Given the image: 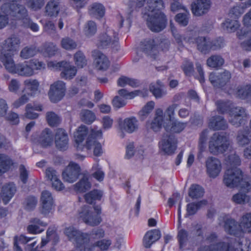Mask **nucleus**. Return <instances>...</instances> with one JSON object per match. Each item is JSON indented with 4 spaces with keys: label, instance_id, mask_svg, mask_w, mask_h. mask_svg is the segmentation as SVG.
Returning <instances> with one entry per match:
<instances>
[{
    "label": "nucleus",
    "instance_id": "1",
    "mask_svg": "<svg viewBox=\"0 0 251 251\" xmlns=\"http://www.w3.org/2000/svg\"><path fill=\"white\" fill-rule=\"evenodd\" d=\"M136 7L144 6L142 13L147 20L148 27L153 32H159L165 28L167 19L160 11L164 7L163 0H136Z\"/></svg>",
    "mask_w": 251,
    "mask_h": 251
},
{
    "label": "nucleus",
    "instance_id": "2",
    "mask_svg": "<svg viewBox=\"0 0 251 251\" xmlns=\"http://www.w3.org/2000/svg\"><path fill=\"white\" fill-rule=\"evenodd\" d=\"M174 111H155L151 122H148L147 126L154 132L160 131L162 127L167 132L178 133L186 126V124L175 120Z\"/></svg>",
    "mask_w": 251,
    "mask_h": 251
},
{
    "label": "nucleus",
    "instance_id": "3",
    "mask_svg": "<svg viewBox=\"0 0 251 251\" xmlns=\"http://www.w3.org/2000/svg\"><path fill=\"white\" fill-rule=\"evenodd\" d=\"M22 0H5L1 6L0 13V29L5 27L9 23L8 15L21 18L27 15V10L21 4Z\"/></svg>",
    "mask_w": 251,
    "mask_h": 251
},
{
    "label": "nucleus",
    "instance_id": "4",
    "mask_svg": "<svg viewBox=\"0 0 251 251\" xmlns=\"http://www.w3.org/2000/svg\"><path fill=\"white\" fill-rule=\"evenodd\" d=\"M231 244V241L219 242L216 244L201 246L198 251H251V242L246 239L235 240L233 247Z\"/></svg>",
    "mask_w": 251,
    "mask_h": 251
},
{
    "label": "nucleus",
    "instance_id": "5",
    "mask_svg": "<svg viewBox=\"0 0 251 251\" xmlns=\"http://www.w3.org/2000/svg\"><path fill=\"white\" fill-rule=\"evenodd\" d=\"M229 134L226 132H220L214 133L209 141V150L210 153L217 155L224 153L229 146Z\"/></svg>",
    "mask_w": 251,
    "mask_h": 251
},
{
    "label": "nucleus",
    "instance_id": "6",
    "mask_svg": "<svg viewBox=\"0 0 251 251\" xmlns=\"http://www.w3.org/2000/svg\"><path fill=\"white\" fill-rule=\"evenodd\" d=\"M242 181H247L243 179L241 170L238 168H227L224 176V183L228 187L234 188L240 186Z\"/></svg>",
    "mask_w": 251,
    "mask_h": 251
},
{
    "label": "nucleus",
    "instance_id": "7",
    "mask_svg": "<svg viewBox=\"0 0 251 251\" xmlns=\"http://www.w3.org/2000/svg\"><path fill=\"white\" fill-rule=\"evenodd\" d=\"M240 188V191L233 196L232 200L238 204L248 203L251 206V180L241 181Z\"/></svg>",
    "mask_w": 251,
    "mask_h": 251
},
{
    "label": "nucleus",
    "instance_id": "8",
    "mask_svg": "<svg viewBox=\"0 0 251 251\" xmlns=\"http://www.w3.org/2000/svg\"><path fill=\"white\" fill-rule=\"evenodd\" d=\"M48 66L61 71L60 76L61 78L66 79H72L76 73L75 67L71 65L70 62L67 61H62L58 62L50 61L49 62Z\"/></svg>",
    "mask_w": 251,
    "mask_h": 251
},
{
    "label": "nucleus",
    "instance_id": "9",
    "mask_svg": "<svg viewBox=\"0 0 251 251\" xmlns=\"http://www.w3.org/2000/svg\"><path fill=\"white\" fill-rule=\"evenodd\" d=\"M102 133L101 130H98L97 127L92 129L87 140L85 142L84 149L90 150L92 146H94V154L95 156H100L102 153L101 146L97 142L96 139L101 138Z\"/></svg>",
    "mask_w": 251,
    "mask_h": 251
},
{
    "label": "nucleus",
    "instance_id": "10",
    "mask_svg": "<svg viewBox=\"0 0 251 251\" xmlns=\"http://www.w3.org/2000/svg\"><path fill=\"white\" fill-rule=\"evenodd\" d=\"M65 92V83L62 81L58 80L50 85L48 96L51 102H57L63 98Z\"/></svg>",
    "mask_w": 251,
    "mask_h": 251
},
{
    "label": "nucleus",
    "instance_id": "11",
    "mask_svg": "<svg viewBox=\"0 0 251 251\" xmlns=\"http://www.w3.org/2000/svg\"><path fill=\"white\" fill-rule=\"evenodd\" d=\"M79 216L87 225L97 226L102 221L101 217L93 213L90 206L84 205L79 211Z\"/></svg>",
    "mask_w": 251,
    "mask_h": 251
},
{
    "label": "nucleus",
    "instance_id": "12",
    "mask_svg": "<svg viewBox=\"0 0 251 251\" xmlns=\"http://www.w3.org/2000/svg\"><path fill=\"white\" fill-rule=\"evenodd\" d=\"M231 78L230 72L225 70L223 72L216 74L211 73L209 75V80L215 87L222 88L230 81Z\"/></svg>",
    "mask_w": 251,
    "mask_h": 251
},
{
    "label": "nucleus",
    "instance_id": "13",
    "mask_svg": "<svg viewBox=\"0 0 251 251\" xmlns=\"http://www.w3.org/2000/svg\"><path fill=\"white\" fill-rule=\"evenodd\" d=\"M177 140L173 134H165L159 143V147L165 153L171 155L176 149Z\"/></svg>",
    "mask_w": 251,
    "mask_h": 251
},
{
    "label": "nucleus",
    "instance_id": "14",
    "mask_svg": "<svg viewBox=\"0 0 251 251\" xmlns=\"http://www.w3.org/2000/svg\"><path fill=\"white\" fill-rule=\"evenodd\" d=\"M40 202V211L41 214L46 215L51 212L54 205V200L50 192L44 190L42 192Z\"/></svg>",
    "mask_w": 251,
    "mask_h": 251
},
{
    "label": "nucleus",
    "instance_id": "15",
    "mask_svg": "<svg viewBox=\"0 0 251 251\" xmlns=\"http://www.w3.org/2000/svg\"><path fill=\"white\" fill-rule=\"evenodd\" d=\"M206 171L210 177L215 178L222 169L221 161L215 157H209L205 161Z\"/></svg>",
    "mask_w": 251,
    "mask_h": 251
},
{
    "label": "nucleus",
    "instance_id": "16",
    "mask_svg": "<svg viewBox=\"0 0 251 251\" xmlns=\"http://www.w3.org/2000/svg\"><path fill=\"white\" fill-rule=\"evenodd\" d=\"M221 114L228 115V119L230 123L236 127L240 126L246 121L247 114L245 111H221Z\"/></svg>",
    "mask_w": 251,
    "mask_h": 251
},
{
    "label": "nucleus",
    "instance_id": "17",
    "mask_svg": "<svg viewBox=\"0 0 251 251\" xmlns=\"http://www.w3.org/2000/svg\"><path fill=\"white\" fill-rule=\"evenodd\" d=\"M80 168L77 164L70 163L62 173L63 179L69 183H73L78 177Z\"/></svg>",
    "mask_w": 251,
    "mask_h": 251
},
{
    "label": "nucleus",
    "instance_id": "18",
    "mask_svg": "<svg viewBox=\"0 0 251 251\" xmlns=\"http://www.w3.org/2000/svg\"><path fill=\"white\" fill-rule=\"evenodd\" d=\"M210 6V0H197L192 3L191 10L194 15L200 16L206 14Z\"/></svg>",
    "mask_w": 251,
    "mask_h": 251
},
{
    "label": "nucleus",
    "instance_id": "19",
    "mask_svg": "<svg viewBox=\"0 0 251 251\" xmlns=\"http://www.w3.org/2000/svg\"><path fill=\"white\" fill-rule=\"evenodd\" d=\"M20 40L19 37L13 35L4 41L0 53L14 54L19 46Z\"/></svg>",
    "mask_w": 251,
    "mask_h": 251
},
{
    "label": "nucleus",
    "instance_id": "20",
    "mask_svg": "<svg viewBox=\"0 0 251 251\" xmlns=\"http://www.w3.org/2000/svg\"><path fill=\"white\" fill-rule=\"evenodd\" d=\"M69 138L66 131L62 128L56 129L54 135V142L56 148L65 151L68 146Z\"/></svg>",
    "mask_w": 251,
    "mask_h": 251
},
{
    "label": "nucleus",
    "instance_id": "21",
    "mask_svg": "<svg viewBox=\"0 0 251 251\" xmlns=\"http://www.w3.org/2000/svg\"><path fill=\"white\" fill-rule=\"evenodd\" d=\"M118 42V38L114 36L112 39L110 36L107 33H100L98 36L97 45L99 48L103 49L111 46L114 47Z\"/></svg>",
    "mask_w": 251,
    "mask_h": 251
},
{
    "label": "nucleus",
    "instance_id": "22",
    "mask_svg": "<svg viewBox=\"0 0 251 251\" xmlns=\"http://www.w3.org/2000/svg\"><path fill=\"white\" fill-rule=\"evenodd\" d=\"M161 236V232L159 229H155L147 231L143 238V246L146 248H150L152 244L160 238Z\"/></svg>",
    "mask_w": 251,
    "mask_h": 251
},
{
    "label": "nucleus",
    "instance_id": "23",
    "mask_svg": "<svg viewBox=\"0 0 251 251\" xmlns=\"http://www.w3.org/2000/svg\"><path fill=\"white\" fill-rule=\"evenodd\" d=\"M92 55L95 57V62L97 69L106 70L108 68L109 61L104 54L99 50H96L92 52Z\"/></svg>",
    "mask_w": 251,
    "mask_h": 251
},
{
    "label": "nucleus",
    "instance_id": "24",
    "mask_svg": "<svg viewBox=\"0 0 251 251\" xmlns=\"http://www.w3.org/2000/svg\"><path fill=\"white\" fill-rule=\"evenodd\" d=\"M88 132V128L86 126L81 125L78 127L76 133L75 135L76 144V148L78 151L84 150L85 144H83L82 142L87 135Z\"/></svg>",
    "mask_w": 251,
    "mask_h": 251
},
{
    "label": "nucleus",
    "instance_id": "25",
    "mask_svg": "<svg viewBox=\"0 0 251 251\" xmlns=\"http://www.w3.org/2000/svg\"><path fill=\"white\" fill-rule=\"evenodd\" d=\"M209 126L214 130H225L228 127L226 121L221 116L212 117L210 119Z\"/></svg>",
    "mask_w": 251,
    "mask_h": 251
},
{
    "label": "nucleus",
    "instance_id": "26",
    "mask_svg": "<svg viewBox=\"0 0 251 251\" xmlns=\"http://www.w3.org/2000/svg\"><path fill=\"white\" fill-rule=\"evenodd\" d=\"M224 227L225 230L229 234L238 236L242 230L240 228V224L232 219H227L225 222Z\"/></svg>",
    "mask_w": 251,
    "mask_h": 251
},
{
    "label": "nucleus",
    "instance_id": "27",
    "mask_svg": "<svg viewBox=\"0 0 251 251\" xmlns=\"http://www.w3.org/2000/svg\"><path fill=\"white\" fill-rule=\"evenodd\" d=\"M14 54L8 53H0V59L3 63L5 69L11 73H15L17 70V65L14 64L12 56Z\"/></svg>",
    "mask_w": 251,
    "mask_h": 251
},
{
    "label": "nucleus",
    "instance_id": "28",
    "mask_svg": "<svg viewBox=\"0 0 251 251\" xmlns=\"http://www.w3.org/2000/svg\"><path fill=\"white\" fill-rule=\"evenodd\" d=\"M16 189L14 184L9 183L3 185L2 187V199L5 204H6L13 197Z\"/></svg>",
    "mask_w": 251,
    "mask_h": 251
},
{
    "label": "nucleus",
    "instance_id": "29",
    "mask_svg": "<svg viewBox=\"0 0 251 251\" xmlns=\"http://www.w3.org/2000/svg\"><path fill=\"white\" fill-rule=\"evenodd\" d=\"M38 141L43 147L50 146L53 142L52 131L49 128H45L41 133Z\"/></svg>",
    "mask_w": 251,
    "mask_h": 251
},
{
    "label": "nucleus",
    "instance_id": "30",
    "mask_svg": "<svg viewBox=\"0 0 251 251\" xmlns=\"http://www.w3.org/2000/svg\"><path fill=\"white\" fill-rule=\"evenodd\" d=\"M88 13L92 17L97 19L101 18L104 15L105 8L100 3H93L88 7Z\"/></svg>",
    "mask_w": 251,
    "mask_h": 251
},
{
    "label": "nucleus",
    "instance_id": "31",
    "mask_svg": "<svg viewBox=\"0 0 251 251\" xmlns=\"http://www.w3.org/2000/svg\"><path fill=\"white\" fill-rule=\"evenodd\" d=\"M59 241V237L56 231L52 228H49L47 231V235L45 238H42L41 248L44 247L48 243L51 242L54 246Z\"/></svg>",
    "mask_w": 251,
    "mask_h": 251
},
{
    "label": "nucleus",
    "instance_id": "32",
    "mask_svg": "<svg viewBox=\"0 0 251 251\" xmlns=\"http://www.w3.org/2000/svg\"><path fill=\"white\" fill-rule=\"evenodd\" d=\"M103 192L100 189H95L85 194L84 196L85 201L89 204H93L96 201H100L102 198Z\"/></svg>",
    "mask_w": 251,
    "mask_h": 251
},
{
    "label": "nucleus",
    "instance_id": "33",
    "mask_svg": "<svg viewBox=\"0 0 251 251\" xmlns=\"http://www.w3.org/2000/svg\"><path fill=\"white\" fill-rule=\"evenodd\" d=\"M138 121L134 117L125 119L120 123L121 128L128 133L133 132L138 127Z\"/></svg>",
    "mask_w": 251,
    "mask_h": 251
},
{
    "label": "nucleus",
    "instance_id": "34",
    "mask_svg": "<svg viewBox=\"0 0 251 251\" xmlns=\"http://www.w3.org/2000/svg\"><path fill=\"white\" fill-rule=\"evenodd\" d=\"M250 133L249 129L246 128L238 131L236 141L239 146L243 147L248 145L251 139V136L249 137Z\"/></svg>",
    "mask_w": 251,
    "mask_h": 251
},
{
    "label": "nucleus",
    "instance_id": "35",
    "mask_svg": "<svg viewBox=\"0 0 251 251\" xmlns=\"http://www.w3.org/2000/svg\"><path fill=\"white\" fill-rule=\"evenodd\" d=\"M196 43L198 49L201 52L206 53L210 50V40L205 37H199L196 39L193 38V42Z\"/></svg>",
    "mask_w": 251,
    "mask_h": 251
},
{
    "label": "nucleus",
    "instance_id": "36",
    "mask_svg": "<svg viewBox=\"0 0 251 251\" xmlns=\"http://www.w3.org/2000/svg\"><path fill=\"white\" fill-rule=\"evenodd\" d=\"M240 226L242 232H251V212L242 215L240 220Z\"/></svg>",
    "mask_w": 251,
    "mask_h": 251
},
{
    "label": "nucleus",
    "instance_id": "37",
    "mask_svg": "<svg viewBox=\"0 0 251 251\" xmlns=\"http://www.w3.org/2000/svg\"><path fill=\"white\" fill-rule=\"evenodd\" d=\"M46 13L49 16H56L60 10L59 3L54 0H50L47 4Z\"/></svg>",
    "mask_w": 251,
    "mask_h": 251
},
{
    "label": "nucleus",
    "instance_id": "38",
    "mask_svg": "<svg viewBox=\"0 0 251 251\" xmlns=\"http://www.w3.org/2000/svg\"><path fill=\"white\" fill-rule=\"evenodd\" d=\"M91 186V183L89 181V176L84 175L83 177L76 183L75 185V190L79 192H85L89 190Z\"/></svg>",
    "mask_w": 251,
    "mask_h": 251
},
{
    "label": "nucleus",
    "instance_id": "39",
    "mask_svg": "<svg viewBox=\"0 0 251 251\" xmlns=\"http://www.w3.org/2000/svg\"><path fill=\"white\" fill-rule=\"evenodd\" d=\"M240 26L238 21L227 19L222 25L223 29L227 32H233L235 31Z\"/></svg>",
    "mask_w": 251,
    "mask_h": 251
},
{
    "label": "nucleus",
    "instance_id": "40",
    "mask_svg": "<svg viewBox=\"0 0 251 251\" xmlns=\"http://www.w3.org/2000/svg\"><path fill=\"white\" fill-rule=\"evenodd\" d=\"M57 51V47L54 44L50 42L45 43L41 48V52L46 57L54 56Z\"/></svg>",
    "mask_w": 251,
    "mask_h": 251
},
{
    "label": "nucleus",
    "instance_id": "41",
    "mask_svg": "<svg viewBox=\"0 0 251 251\" xmlns=\"http://www.w3.org/2000/svg\"><path fill=\"white\" fill-rule=\"evenodd\" d=\"M224 59L219 55H213L207 59V65L211 68H219L224 63Z\"/></svg>",
    "mask_w": 251,
    "mask_h": 251
},
{
    "label": "nucleus",
    "instance_id": "42",
    "mask_svg": "<svg viewBox=\"0 0 251 251\" xmlns=\"http://www.w3.org/2000/svg\"><path fill=\"white\" fill-rule=\"evenodd\" d=\"M15 73L22 76H31L33 75L32 68L30 66L29 64H17V70Z\"/></svg>",
    "mask_w": 251,
    "mask_h": 251
},
{
    "label": "nucleus",
    "instance_id": "43",
    "mask_svg": "<svg viewBox=\"0 0 251 251\" xmlns=\"http://www.w3.org/2000/svg\"><path fill=\"white\" fill-rule=\"evenodd\" d=\"M12 164V160L7 155L0 154V176L8 171Z\"/></svg>",
    "mask_w": 251,
    "mask_h": 251
},
{
    "label": "nucleus",
    "instance_id": "44",
    "mask_svg": "<svg viewBox=\"0 0 251 251\" xmlns=\"http://www.w3.org/2000/svg\"><path fill=\"white\" fill-rule=\"evenodd\" d=\"M217 110H237L235 104L229 100H218L215 102Z\"/></svg>",
    "mask_w": 251,
    "mask_h": 251
},
{
    "label": "nucleus",
    "instance_id": "45",
    "mask_svg": "<svg viewBox=\"0 0 251 251\" xmlns=\"http://www.w3.org/2000/svg\"><path fill=\"white\" fill-rule=\"evenodd\" d=\"M188 232L184 229H181L178 230L177 239L180 249L185 247L188 242Z\"/></svg>",
    "mask_w": 251,
    "mask_h": 251
},
{
    "label": "nucleus",
    "instance_id": "46",
    "mask_svg": "<svg viewBox=\"0 0 251 251\" xmlns=\"http://www.w3.org/2000/svg\"><path fill=\"white\" fill-rule=\"evenodd\" d=\"M155 45L153 39H148L144 41L142 44V49L143 51L148 55L155 54L153 53L155 50Z\"/></svg>",
    "mask_w": 251,
    "mask_h": 251
},
{
    "label": "nucleus",
    "instance_id": "47",
    "mask_svg": "<svg viewBox=\"0 0 251 251\" xmlns=\"http://www.w3.org/2000/svg\"><path fill=\"white\" fill-rule=\"evenodd\" d=\"M206 201H201L197 202H191L187 205V215L190 216L195 214L202 205H206Z\"/></svg>",
    "mask_w": 251,
    "mask_h": 251
},
{
    "label": "nucleus",
    "instance_id": "48",
    "mask_svg": "<svg viewBox=\"0 0 251 251\" xmlns=\"http://www.w3.org/2000/svg\"><path fill=\"white\" fill-rule=\"evenodd\" d=\"M204 193L203 188L197 184L191 186L189 191V196L193 199H197L202 197Z\"/></svg>",
    "mask_w": 251,
    "mask_h": 251
},
{
    "label": "nucleus",
    "instance_id": "49",
    "mask_svg": "<svg viewBox=\"0 0 251 251\" xmlns=\"http://www.w3.org/2000/svg\"><path fill=\"white\" fill-rule=\"evenodd\" d=\"M88 240V234L83 233L79 231L78 235L75 237L73 241L75 243L77 248H80L81 250V248L87 244Z\"/></svg>",
    "mask_w": 251,
    "mask_h": 251
},
{
    "label": "nucleus",
    "instance_id": "50",
    "mask_svg": "<svg viewBox=\"0 0 251 251\" xmlns=\"http://www.w3.org/2000/svg\"><path fill=\"white\" fill-rule=\"evenodd\" d=\"M226 161L228 168H238L237 167L241 164V160L239 157L235 153L229 154Z\"/></svg>",
    "mask_w": 251,
    "mask_h": 251
},
{
    "label": "nucleus",
    "instance_id": "51",
    "mask_svg": "<svg viewBox=\"0 0 251 251\" xmlns=\"http://www.w3.org/2000/svg\"><path fill=\"white\" fill-rule=\"evenodd\" d=\"M0 111V116H5V118L12 125L19 123V119L18 114L12 111Z\"/></svg>",
    "mask_w": 251,
    "mask_h": 251
},
{
    "label": "nucleus",
    "instance_id": "52",
    "mask_svg": "<svg viewBox=\"0 0 251 251\" xmlns=\"http://www.w3.org/2000/svg\"><path fill=\"white\" fill-rule=\"evenodd\" d=\"M24 85L25 89L34 93L38 90L39 82L37 79L28 78L24 81Z\"/></svg>",
    "mask_w": 251,
    "mask_h": 251
},
{
    "label": "nucleus",
    "instance_id": "53",
    "mask_svg": "<svg viewBox=\"0 0 251 251\" xmlns=\"http://www.w3.org/2000/svg\"><path fill=\"white\" fill-rule=\"evenodd\" d=\"M46 118L49 125L51 126H57L61 121L60 117L52 111L47 113Z\"/></svg>",
    "mask_w": 251,
    "mask_h": 251
},
{
    "label": "nucleus",
    "instance_id": "54",
    "mask_svg": "<svg viewBox=\"0 0 251 251\" xmlns=\"http://www.w3.org/2000/svg\"><path fill=\"white\" fill-rule=\"evenodd\" d=\"M97 26L96 24L92 21H88L85 25L84 32L86 36L91 37L97 32Z\"/></svg>",
    "mask_w": 251,
    "mask_h": 251
},
{
    "label": "nucleus",
    "instance_id": "55",
    "mask_svg": "<svg viewBox=\"0 0 251 251\" xmlns=\"http://www.w3.org/2000/svg\"><path fill=\"white\" fill-rule=\"evenodd\" d=\"M37 53L36 48L33 46L23 48L20 52V56L24 59H28L34 56Z\"/></svg>",
    "mask_w": 251,
    "mask_h": 251
},
{
    "label": "nucleus",
    "instance_id": "56",
    "mask_svg": "<svg viewBox=\"0 0 251 251\" xmlns=\"http://www.w3.org/2000/svg\"><path fill=\"white\" fill-rule=\"evenodd\" d=\"M37 199L33 196H28L24 202V208L27 211H32L35 209L37 204Z\"/></svg>",
    "mask_w": 251,
    "mask_h": 251
},
{
    "label": "nucleus",
    "instance_id": "57",
    "mask_svg": "<svg viewBox=\"0 0 251 251\" xmlns=\"http://www.w3.org/2000/svg\"><path fill=\"white\" fill-rule=\"evenodd\" d=\"M181 68L186 76H191L193 75L194 68L193 62L187 60H184L181 66Z\"/></svg>",
    "mask_w": 251,
    "mask_h": 251
},
{
    "label": "nucleus",
    "instance_id": "58",
    "mask_svg": "<svg viewBox=\"0 0 251 251\" xmlns=\"http://www.w3.org/2000/svg\"><path fill=\"white\" fill-rule=\"evenodd\" d=\"M104 236V230L100 227L94 228L88 234L89 241H95L96 240H99Z\"/></svg>",
    "mask_w": 251,
    "mask_h": 251
},
{
    "label": "nucleus",
    "instance_id": "59",
    "mask_svg": "<svg viewBox=\"0 0 251 251\" xmlns=\"http://www.w3.org/2000/svg\"><path fill=\"white\" fill-rule=\"evenodd\" d=\"M81 121L87 124H91L96 119V116L92 111H83L81 113Z\"/></svg>",
    "mask_w": 251,
    "mask_h": 251
},
{
    "label": "nucleus",
    "instance_id": "60",
    "mask_svg": "<svg viewBox=\"0 0 251 251\" xmlns=\"http://www.w3.org/2000/svg\"><path fill=\"white\" fill-rule=\"evenodd\" d=\"M74 60L75 64L79 68H83L87 64L85 56L81 51H78L75 54Z\"/></svg>",
    "mask_w": 251,
    "mask_h": 251
},
{
    "label": "nucleus",
    "instance_id": "61",
    "mask_svg": "<svg viewBox=\"0 0 251 251\" xmlns=\"http://www.w3.org/2000/svg\"><path fill=\"white\" fill-rule=\"evenodd\" d=\"M149 90L157 99L161 98L166 94L165 91L161 88L156 87L155 84L153 83L150 85Z\"/></svg>",
    "mask_w": 251,
    "mask_h": 251
},
{
    "label": "nucleus",
    "instance_id": "62",
    "mask_svg": "<svg viewBox=\"0 0 251 251\" xmlns=\"http://www.w3.org/2000/svg\"><path fill=\"white\" fill-rule=\"evenodd\" d=\"M61 44L63 49L67 50L75 49L77 46L76 43L69 37L63 38Z\"/></svg>",
    "mask_w": 251,
    "mask_h": 251
},
{
    "label": "nucleus",
    "instance_id": "63",
    "mask_svg": "<svg viewBox=\"0 0 251 251\" xmlns=\"http://www.w3.org/2000/svg\"><path fill=\"white\" fill-rule=\"evenodd\" d=\"M140 93H141V91L139 90H135L129 92L126 89H122L118 91V94L126 99H133L135 96L138 95Z\"/></svg>",
    "mask_w": 251,
    "mask_h": 251
},
{
    "label": "nucleus",
    "instance_id": "64",
    "mask_svg": "<svg viewBox=\"0 0 251 251\" xmlns=\"http://www.w3.org/2000/svg\"><path fill=\"white\" fill-rule=\"evenodd\" d=\"M225 45L223 38L219 37L210 41V50H215L221 49Z\"/></svg>",
    "mask_w": 251,
    "mask_h": 251
}]
</instances>
